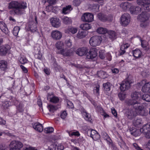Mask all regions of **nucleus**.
Returning a JSON list of instances; mask_svg holds the SVG:
<instances>
[{
    "label": "nucleus",
    "mask_w": 150,
    "mask_h": 150,
    "mask_svg": "<svg viewBox=\"0 0 150 150\" xmlns=\"http://www.w3.org/2000/svg\"><path fill=\"white\" fill-rule=\"evenodd\" d=\"M27 8V4L24 1L21 2L17 1H13L9 3L8 9L14 8V13L17 15H21L24 12V10Z\"/></svg>",
    "instance_id": "obj_1"
},
{
    "label": "nucleus",
    "mask_w": 150,
    "mask_h": 150,
    "mask_svg": "<svg viewBox=\"0 0 150 150\" xmlns=\"http://www.w3.org/2000/svg\"><path fill=\"white\" fill-rule=\"evenodd\" d=\"M23 146L22 143L18 140L12 141L9 145L10 150H20Z\"/></svg>",
    "instance_id": "obj_2"
},
{
    "label": "nucleus",
    "mask_w": 150,
    "mask_h": 150,
    "mask_svg": "<svg viewBox=\"0 0 150 150\" xmlns=\"http://www.w3.org/2000/svg\"><path fill=\"white\" fill-rule=\"evenodd\" d=\"M133 83V80L128 77L127 80L122 81L120 87V90L124 91L130 88L131 84Z\"/></svg>",
    "instance_id": "obj_3"
},
{
    "label": "nucleus",
    "mask_w": 150,
    "mask_h": 150,
    "mask_svg": "<svg viewBox=\"0 0 150 150\" xmlns=\"http://www.w3.org/2000/svg\"><path fill=\"white\" fill-rule=\"evenodd\" d=\"M135 107V110L139 115L143 116H146L148 115V110L142 104L139 103L137 106Z\"/></svg>",
    "instance_id": "obj_4"
},
{
    "label": "nucleus",
    "mask_w": 150,
    "mask_h": 150,
    "mask_svg": "<svg viewBox=\"0 0 150 150\" xmlns=\"http://www.w3.org/2000/svg\"><path fill=\"white\" fill-rule=\"evenodd\" d=\"M93 14L86 12L83 13L81 17V20L83 22H90L93 21Z\"/></svg>",
    "instance_id": "obj_5"
},
{
    "label": "nucleus",
    "mask_w": 150,
    "mask_h": 150,
    "mask_svg": "<svg viewBox=\"0 0 150 150\" xmlns=\"http://www.w3.org/2000/svg\"><path fill=\"white\" fill-rule=\"evenodd\" d=\"M121 24L124 26H126L130 21L129 15L127 13H125L123 14L120 18Z\"/></svg>",
    "instance_id": "obj_6"
},
{
    "label": "nucleus",
    "mask_w": 150,
    "mask_h": 150,
    "mask_svg": "<svg viewBox=\"0 0 150 150\" xmlns=\"http://www.w3.org/2000/svg\"><path fill=\"white\" fill-rule=\"evenodd\" d=\"M123 111L125 116L129 119H132L137 116V113L131 108L124 109Z\"/></svg>",
    "instance_id": "obj_7"
},
{
    "label": "nucleus",
    "mask_w": 150,
    "mask_h": 150,
    "mask_svg": "<svg viewBox=\"0 0 150 150\" xmlns=\"http://www.w3.org/2000/svg\"><path fill=\"white\" fill-rule=\"evenodd\" d=\"M98 19L101 21L105 22L107 21H111L112 17L110 15L107 16L104 14L100 13L97 14Z\"/></svg>",
    "instance_id": "obj_8"
},
{
    "label": "nucleus",
    "mask_w": 150,
    "mask_h": 150,
    "mask_svg": "<svg viewBox=\"0 0 150 150\" xmlns=\"http://www.w3.org/2000/svg\"><path fill=\"white\" fill-rule=\"evenodd\" d=\"M51 36L54 40H59L62 38V34L60 31L58 30H54L52 32Z\"/></svg>",
    "instance_id": "obj_9"
},
{
    "label": "nucleus",
    "mask_w": 150,
    "mask_h": 150,
    "mask_svg": "<svg viewBox=\"0 0 150 150\" xmlns=\"http://www.w3.org/2000/svg\"><path fill=\"white\" fill-rule=\"evenodd\" d=\"M26 28L28 31L31 32H34L37 30L36 24L33 21L29 22L28 26H26Z\"/></svg>",
    "instance_id": "obj_10"
},
{
    "label": "nucleus",
    "mask_w": 150,
    "mask_h": 150,
    "mask_svg": "<svg viewBox=\"0 0 150 150\" xmlns=\"http://www.w3.org/2000/svg\"><path fill=\"white\" fill-rule=\"evenodd\" d=\"M11 48L10 46L8 45L0 46V55L3 56L6 55Z\"/></svg>",
    "instance_id": "obj_11"
},
{
    "label": "nucleus",
    "mask_w": 150,
    "mask_h": 150,
    "mask_svg": "<svg viewBox=\"0 0 150 150\" xmlns=\"http://www.w3.org/2000/svg\"><path fill=\"white\" fill-rule=\"evenodd\" d=\"M50 22L52 26L56 28L59 27L61 25L60 20L56 17L51 18L50 19Z\"/></svg>",
    "instance_id": "obj_12"
},
{
    "label": "nucleus",
    "mask_w": 150,
    "mask_h": 150,
    "mask_svg": "<svg viewBox=\"0 0 150 150\" xmlns=\"http://www.w3.org/2000/svg\"><path fill=\"white\" fill-rule=\"evenodd\" d=\"M125 103L128 105H133V108L135 109V107L137 106L138 104L140 103H139L136 100H134L133 99H127L125 100Z\"/></svg>",
    "instance_id": "obj_13"
},
{
    "label": "nucleus",
    "mask_w": 150,
    "mask_h": 150,
    "mask_svg": "<svg viewBox=\"0 0 150 150\" xmlns=\"http://www.w3.org/2000/svg\"><path fill=\"white\" fill-rule=\"evenodd\" d=\"M140 20L142 22H144L149 19V15L146 11L142 12L141 14L139 16Z\"/></svg>",
    "instance_id": "obj_14"
},
{
    "label": "nucleus",
    "mask_w": 150,
    "mask_h": 150,
    "mask_svg": "<svg viewBox=\"0 0 150 150\" xmlns=\"http://www.w3.org/2000/svg\"><path fill=\"white\" fill-rule=\"evenodd\" d=\"M88 51L86 47H83L77 49L76 51V53L79 56H83L85 55Z\"/></svg>",
    "instance_id": "obj_15"
},
{
    "label": "nucleus",
    "mask_w": 150,
    "mask_h": 150,
    "mask_svg": "<svg viewBox=\"0 0 150 150\" xmlns=\"http://www.w3.org/2000/svg\"><path fill=\"white\" fill-rule=\"evenodd\" d=\"M142 8L139 7L131 6L130 8V12L132 14H137L141 11Z\"/></svg>",
    "instance_id": "obj_16"
},
{
    "label": "nucleus",
    "mask_w": 150,
    "mask_h": 150,
    "mask_svg": "<svg viewBox=\"0 0 150 150\" xmlns=\"http://www.w3.org/2000/svg\"><path fill=\"white\" fill-rule=\"evenodd\" d=\"M60 54L64 56H70L73 54V51L72 49H63L60 50Z\"/></svg>",
    "instance_id": "obj_17"
},
{
    "label": "nucleus",
    "mask_w": 150,
    "mask_h": 150,
    "mask_svg": "<svg viewBox=\"0 0 150 150\" xmlns=\"http://www.w3.org/2000/svg\"><path fill=\"white\" fill-rule=\"evenodd\" d=\"M35 52V53H37L35 54V56L36 58L41 60L42 59V55L40 52V48L35 47L34 48Z\"/></svg>",
    "instance_id": "obj_18"
},
{
    "label": "nucleus",
    "mask_w": 150,
    "mask_h": 150,
    "mask_svg": "<svg viewBox=\"0 0 150 150\" xmlns=\"http://www.w3.org/2000/svg\"><path fill=\"white\" fill-rule=\"evenodd\" d=\"M33 128L39 132L42 131L43 127L42 125L39 122L35 123L33 126Z\"/></svg>",
    "instance_id": "obj_19"
},
{
    "label": "nucleus",
    "mask_w": 150,
    "mask_h": 150,
    "mask_svg": "<svg viewBox=\"0 0 150 150\" xmlns=\"http://www.w3.org/2000/svg\"><path fill=\"white\" fill-rule=\"evenodd\" d=\"M72 9L73 8L71 5H69L66 6L62 8V13L63 14L65 15L68 14Z\"/></svg>",
    "instance_id": "obj_20"
},
{
    "label": "nucleus",
    "mask_w": 150,
    "mask_h": 150,
    "mask_svg": "<svg viewBox=\"0 0 150 150\" xmlns=\"http://www.w3.org/2000/svg\"><path fill=\"white\" fill-rule=\"evenodd\" d=\"M131 5L130 3L126 1L122 2L120 5V6L124 11H125L128 8H130Z\"/></svg>",
    "instance_id": "obj_21"
},
{
    "label": "nucleus",
    "mask_w": 150,
    "mask_h": 150,
    "mask_svg": "<svg viewBox=\"0 0 150 150\" xmlns=\"http://www.w3.org/2000/svg\"><path fill=\"white\" fill-rule=\"evenodd\" d=\"M47 98L48 100L52 103H58L59 101V99L58 98L55 96H52L49 95V94L48 95Z\"/></svg>",
    "instance_id": "obj_22"
},
{
    "label": "nucleus",
    "mask_w": 150,
    "mask_h": 150,
    "mask_svg": "<svg viewBox=\"0 0 150 150\" xmlns=\"http://www.w3.org/2000/svg\"><path fill=\"white\" fill-rule=\"evenodd\" d=\"M142 91L145 93H150V83L148 82L146 83L143 86Z\"/></svg>",
    "instance_id": "obj_23"
},
{
    "label": "nucleus",
    "mask_w": 150,
    "mask_h": 150,
    "mask_svg": "<svg viewBox=\"0 0 150 150\" xmlns=\"http://www.w3.org/2000/svg\"><path fill=\"white\" fill-rule=\"evenodd\" d=\"M0 29L4 33L7 34L8 33V30L5 23L3 21H0Z\"/></svg>",
    "instance_id": "obj_24"
},
{
    "label": "nucleus",
    "mask_w": 150,
    "mask_h": 150,
    "mask_svg": "<svg viewBox=\"0 0 150 150\" xmlns=\"http://www.w3.org/2000/svg\"><path fill=\"white\" fill-rule=\"evenodd\" d=\"M87 33L86 31L83 30L79 31L77 33L76 37L79 39H81L86 37Z\"/></svg>",
    "instance_id": "obj_25"
},
{
    "label": "nucleus",
    "mask_w": 150,
    "mask_h": 150,
    "mask_svg": "<svg viewBox=\"0 0 150 150\" xmlns=\"http://www.w3.org/2000/svg\"><path fill=\"white\" fill-rule=\"evenodd\" d=\"M77 31V29L76 28L72 26H70L68 28L65 30L66 33H71L73 34L76 33Z\"/></svg>",
    "instance_id": "obj_26"
},
{
    "label": "nucleus",
    "mask_w": 150,
    "mask_h": 150,
    "mask_svg": "<svg viewBox=\"0 0 150 150\" xmlns=\"http://www.w3.org/2000/svg\"><path fill=\"white\" fill-rule=\"evenodd\" d=\"M118 143L122 149H127V147L126 145L125 142L123 140L122 137L121 136L119 137Z\"/></svg>",
    "instance_id": "obj_27"
},
{
    "label": "nucleus",
    "mask_w": 150,
    "mask_h": 150,
    "mask_svg": "<svg viewBox=\"0 0 150 150\" xmlns=\"http://www.w3.org/2000/svg\"><path fill=\"white\" fill-rule=\"evenodd\" d=\"M142 133L141 129H134L132 130H130V134L135 137L139 136Z\"/></svg>",
    "instance_id": "obj_28"
},
{
    "label": "nucleus",
    "mask_w": 150,
    "mask_h": 150,
    "mask_svg": "<svg viewBox=\"0 0 150 150\" xmlns=\"http://www.w3.org/2000/svg\"><path fill=\"white\" fill-rule=\"evenodd\" d=\"M141 129L143 133H146L148 132H150V122L144 125L142 128Z\"/></svg>",
    "instance_id": "obj_29"
},
{
    "label": "nucleus",
    "mask_w": 150,
    "mask_h": 150,
    "mask_svg": "<svg viewBox=\"0 0 150 150\" xmlns=\"http://www.w3.org/2000/svg\"><path fill=\"white\" fill-rule=\"evenodd\" d=\"M109 34V37L112 40H114L117 38V35L116 33L114 31L110 30L108 31Z\"/></svg>",
    "instance_id": "obj_30"
},
{
    "label": "nucleus",
    "mask_w": 150,
    "mask_h": 150,
    "mask_svg": "<svg viewBox=\"0 0 150 150\" xmlns=\"http://www.w3.org/2000/svg\"><path fill=\"white\" fill-rule=\"evenodd\" d=\"M91 25L88 23L82 24L80 26V28L83 30H87L91 28Z\"/></svg>",
    "instance_id": "obj_31"
},
{
    "label": "nucleus",
    "mask_w": 150,
    "mask_h": 150,
    "mask_svg": "<svg viewBox=\"0 0 150 150\" xmlns=\"http://www.w3.org/2000/svg\"><path fill=\"white\" fill-rule=\"evenodd\" d=\"M102 40V38L100 36L96 35L94 36V44L95 46L100 44Z\"/></svg>",
    "instance_id": "obj_32"
},
{
    "label": "nucleus",
    "mask_w": 150,
    "mask_h": 150,
    "mask_svg": "<svg viewBox=\"0 0 150 150\" xmlns=\"http://www.w3.org/2000/svg\"><path fill=\"white\" fill-rule=\"evenodd\" d=\"M7 63L6 61L2 60L0 61V68L4 70L7 68Z\"/></svg>",
    "instance_id": "obj_33"
},
{
    "label": "nucleus",
    "mask_w": 150,
    "mask_h": 150,
    "mask_svg": "<svg viewBox=\"0 0 150 150\" xmlns=\"http://www.w3.org/2000/svg\"><path fill=\"white\" fill-rule=\"evenodd\" d=\"M132 53L134 57L137 59L140 57L141 54V51L138 49H136L133 50Z\"/></svg>",
    "instance_id": "obj_34"
},
{
    "label": "nucleus",
    "mask_w": 150,
    "mask_h": 150,
    "mask_svg": "<svg viewBox=\"0 0 150 150\" xmlns=\"http://www.w3.org/2000/svg\"><path fill=\"white\" fill-rule=\"evenodd\" d=\"M94 49L93 48H91L89 52L86 55V57L88 59H92L94 58Z\"/></svg>",
    "instance_id": "obj_35"
},
{
    "label": "nucleus",
    "mask_w": 150,
    "mask_h": 150,
    "mask_svg": "<svg viewBox=\"0 0 150 150\" xmlns=\"http://www.w3.org/2000/svg\"><path fill=\"white\" fill-rule=\"evenodd\" d=\"M55 46L58 50H60L64 47V45L63 42L60 41H58L56 44Z\"/></svg>",
    "instance_id": "obj_36"
},
{
    "label": "nucleus",
    "mask_w": 150,
    "mask_h": 150,
    "mask_svg": "<svg viewBox=\"0 0 150 150\" xmlns=\"http://www.w3.org/2000/svg\"><path fill=\"white\" fill-rule=\"evenodd\" d=\"M82 114L85 120L91 122H92L91 121V119L90 117V115L88 113H87L86 111H85L83 112Z\"/></svg>",
    "instance_id": "obj_37"
},
{
    "label": "nucleus",
    "mask_w": 150,
    "mask_h": 150,
    "mask_svg": "<svg viewBox=\"0 0 150 150\" xmlns=\"http://www.w3.org/2000/svg\"><path fill=\"white\" fill-rule=\"evenodd\" d=\"M137 2L139 5L142 6V8L146 3H150V0H137Z\"/></svg>",
    "instance_id": "obj_38"
},
{
    "label": "nucleus",
    "mask_w": 150,
    "mask_h": 150,
    "mask_svg": "<svg viewBox=\"0 0 150 150\" xmlns=\"http://www.w3.org/2000/svg\"><path fill=\"white\" fill-rule=\"evenodd\" d=\"M97 33L99 34H105L108 32V30L105 28L102 27H99L96 30Z\"/></svg>",
    "instance_id": "obj_39"
},
{
    "label": "nucleus",
    "mask_w": 150,
    "mask_h": 150,
    "mask_svg": "<svg viewBox=\"0 0 150 150\" xmlns=\"http://www.w3.org/2000/svg\"><path fill=\"white\" fill-rule=\"evenodd\" d=\"M97 74L99 77L101 78L105 79L107 77L106 72L103 71H98Z\"/></svg>",
    "instance_id": "obj_40"
},
{
    "label": "nucleus",
    "mask_w": 150,
    "mask_h": 150,
    "mask_svg": "<svg viewBox=\"0 0 150 150\" xmlns=\"http://www.w3.org/2000/svg\"><path fill=\"white\" fill-rule=\"evenodd\" d=\"M111 85L110 83L109 82L103 83V86L104 90L107 91H110V90Z\"/></svg>",
    "instance_id": "obj_41"
},
{
    "label": "nucleus",
    "mask_w": 150,
    "mask_h": 150,
    "mask_svg": "<svg viewBox=\"0 0 150 150\" xmlns=\"http://www.w3.org/2000/svg\"><path fill=\"white\" fill-rule=\"evenodd\" d=\"M63 22L65 24H69L71 23V20L70 18L64 16L62 18Z\"/></svg>",
    "instance_id": "obj_42"
},
{
    "label": "nucleus",
    "mask_w": 150,
    "mask_h": 150,
    "mask_svg": "<svg viewBox=\"0 0 150 150\" xmlns=\"http://www.w3.org/2000/svg\"><path fill=\"white\" fill-rule=\"evenodd\" d=\"M19 61L22 64L26 63L28 61L27 59L23 56H21L19 59Z\"/></svg>",
    "instance_id": "obj_43"
},
{
    "label": "nucleus",
    "mask_w": 150,
    "mask_h": 150,
    "mask_svg": "<svg viewBox=\"0 0 150 150\" xmlns=\"http://www.w3.org/2000/svg\"><path fill=\"white\" fill-rule=\"evenodd\" d=\"M68 132L70 137H71L73 136L79 137L80 135L79 131H77Z\"/></svg>",
    "instance_id": "obj_44"
},
{
    "label": "nucleus",
    "mask_w": 150,
    "mask_h": 150,
    "mask_svg": "<svg viewBox=\"0 0 150 150\" xmlns=\"http://www.w3.org/2000/svg\"><path fill=\"white\" fill-rule=\"evenodd\" d=\"M139 95H140L139 93L137 92H133L131 94V97L132 98L136 100L137 99L139 98Z\"/></svg>",
    "instance_id": "obj_45"
},
{
    "label": "nucleus",
    "mask_w": 150,
    "mask_h": 150,
    "mask_svg": "<svg viewBox=\"0 0 150 150\" xmlns=\"http://www.w3.org/2000/svg\"><path fill=\"white\" fill-rule=\"evenodd\" d=\"M142 99L147 102H150V95L148 94H144L142 95Z\"/></svg>",
    "instance_id": "obj_46"
},
{
    "label": "nucleus",
    "mask_w": 150,
    "mask_h": 150,
    "mask_svg": "<svg viewBox=\"0 0 150 150\" xmlns=\"http://www.w3.org/2000/svg\"><path fill=\"white\" fill-rule=\"evenodd\" d=\"M133 124L136 127H138V126H140L142 124V120L141 119L137 118L136 120L133 121Z\"/></svg>",
    "instance_id": "obj_47"
},
{
    "label": "nucleus",
    "mask_w": 150,
    "mask_h": 150,
    "mask_svg": "<svg viewBox=\"0 0 150 150\" xmlns=\"http://www.w3.org/2000/svg\"><path fill=\"white\" fill-rule=\"evenodd\" d=\"M20 30V28L18 26H16L14 28L13 30V33L14 35L15 36H17L19 33V32Z\"/></svg>",
    "instance_id": "obj_48"
},
{
    "label": "nucleus",
    "mask_w": 150,
    "mask_h": 150,
    "mask_svg": "<svg viewBox=\"0 0 150 150\" xmlns=\"http://www.w3.org/2000/svg\"><path fill=\"white\" fill-rule=\"evenodd\" d=\"M54 129L52 127H48L44 129V132L46 133H50L53 132Z\"/></svg>",
    "instance_id": "obj_49"
},
{
    "label": "nucleus",
    "mask_w": 150,
    "mask_h": 150,
    "mask_svg": "<svg viewBox=\"0 0 150 150\" xmlns=\"http://www.w3.org/2000/svg\"><path fill=\"white\" fill-rule=\"evenodd\" d=\"M71 40L70 39H67L65 41L64 47H70L72 45Z\"/></svg>",
    "instance_id": "obj_50"
},
{
    "label": "nucleus",
    "mask_w": 150,
    "mask_h": 150,
    "mask_svg": "<svg viewBox=\"0 0 150 150\" xmlns=\"http://www.w3.org/2000/svg\"><path fill=\"white\" fill-rule=\"evenodd\" d=\"M94 0H88V6L89 9H93L94 7Z\"/></svg>",
    "instance_id": "obj_51"
},
{
    "label": "nucleus",
    "mask_w": 150,
    "mask_h": 150,
    "mask_svg": "<svg viewBox=\"0 0 150 150\" xmlns=\"http://www.w3.org/2000/svg\"><path fill=\"white\" fill-rule=\"evenodd\" d=\"M143 8L145 11H150V3H146L142 8Z\"/></svg>",
    "instance_id": "obj_52"
},
{
    "label": "nucleus",
    "mask_w": 150,
    "mask_h": 150,
    "mask_svg": "<svg viewBox=\"0 0 150 150\" xmlns=\"http://www.w3.org/2000/svg\"><path fill=\"white\" fill-rule=\"evenodd\" d=\"M132 148L137 150H143L136 143H133L131 146Z\"/></svg>",
    "instance_id": "obj_53"
},
{
    "label": "nucleus",
    "mask_w": 150,
    "mask_h": 150,
    "mask_svg": "<svg viewBox=\"0 0 150 150\" xmlns=\"http://www.w3.org/2000/svg\"><path fill=\"white\" fill-rule=\"evenodd\" d=\"M96 110L97 111L99 112L101 115H103V113H104V110L100 106H97L96 108Z\"/></svg>",
    "instance_id": "obj_54"
},
{
    "label": "nucleus",
    "mask_w": 150,
    "mask_h": 150,
    "mask_svg": "<svg viewBox=\"0 0 150 150\" xmlns=\"http://www.w3.org/2000/svg\"><path fill=\"white\" fill-rule=\"evenodd\" d=\"M67 114L66 111L65 110H64L61 112L60 117L62 119H65L67 117Z\"/></svg>",
    "instance_id": "obj_55"
},
{
    "label": "nucleus",
    "mask_w": 150,
    "mask_h": 150,
    "mask_svg": "<svg viewBox=\"0 0 150 150\" xmlns=\"http://www.w3.org/2000/svg\"><path fill=\"white\" fill-rule=\"evenodd\" d=\"M94 132H94V141L99 140L100 137V135L95 130H94Z\"/></svg>",
    "instance_id": "obj_56"
},
{
    "label": "nucleus",
    "mask_w": 150,
    "mask_h": 150,
    "mask_svg": "<svg viewBox=\"0 0 150 150\" xmlns=\"http://www.w3.org/2000/svg\"><path fill=\"white\" fill-rule=\"evenodd\" d=\"M125 94L124 93H119L118 96L120 100H124L125 98Z\"/></svg>",
    "instance_id": "obj_57"
},
{
    "label": "nucleus",
    "mask_w": 150,
    "mask_h": 150,
    "mask_svg": "<svg viewBox=\"0 0 150 150\" xmlns=\"http://www.w3.org/2000/svg\"><path fill=\"white\" fill-rule=\"evenodd\" d=\"M95 90L96 91V94L98 96L99 95V88H100V85L99 84H97L96 85Z\"/></svg>",
    "instance_id": "obj_58"
},
{
    "label": "nucleus",
    "mask_w": 150,
    "mask_h": 150,
    "mask_svg": "<svg viewBox=\"0 0 150 150\" xmlns=\"http://www.w3.org/2000/svg\"><path fill=\"white\" fill-rule=\"evenodd\" d=\"M67 107L69 108L72 109L74 107L73 103L70 101L68 100L67 101Z\"/></svg>",
    "instance_id": "obj_59"
},
{
    "label": "nucleus",
    "mask_w": 150,
    "mask_h": 150,
    "mask_svg": "<svg viewBox=\"0 0 150 150\" xmlns=\"http://www.w3.org/2000/svg\"><path fill=\"white\" fill-rule=\"evenodd\" d=\"M50 112H53L55 110L54 106L51 105H49L47 106Z\"/></svg>",
    "instance_id": "obj_60"
},
{
    "label": "nucleus",
    "mask_w": 150,
    "mask_h": 150,
    "mask_svg": "<svg viewBox=\"0 0 150 150\" xmlns=\"http://www.w3.org/2000/svg\"><path fill=\"white\" fill-rule=\"evenodd\" d=\"M80 0H74L73 2V4L76 6H79L81 3Z\"/></svg>",
    "instance_id": "obj_61"
},
{
    "label": "nucleus",
    "mask_w": 150,
    "mask_h": 150,
    "mask_svg": "<svg viewBox=\"0 0 150 150\" xmlns=\"http://www.w3.org/2000/svg\"><path fill=\"white\" fill-rule=\"evenodd\" d=\"M10 102L6 101L4 102L3 104V106L4 108H7L10 106Z\"/></svg>",
    "instance_id": "obj_62"
},
{
    "label": "nucleus",
    "mask_w": 150,
    "mask_h": 150,
    "mask_svg": "<svg viewBox=\"0 0 150 150\" xmlns=\"http://www.w3.org/2000/svg\"><path fill=\"white\" fill-rule=\"evenodd\" d=\"M129 45L128 43L122 45L121 46L120 50L127 49L129 47Z\"/></svg>",
    "instance_id": "obj_63"
},
{
    "label": "nucleus",
    "mask_w": 150,
    "mask_h": 150,
    "mask_svg": "<svg viewBox=\"0 0 150 150\" xmlns=\"http://www.w3.org/2000/svg\"><path fill=\"white\" fill-rule=\"evenodd\" d=\"M99 56L100 58L101 59H103L105 58V57L103 54V52L102 51H100L99 52Z\"/></svg>",
    "instance_id": "obj_64"
}]
</instances>
